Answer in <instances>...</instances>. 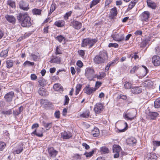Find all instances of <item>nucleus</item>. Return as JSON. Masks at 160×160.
Here are the masks:
<instances>
[{"label": "nucleus", "mask_w": 160, "mask_h": 160, "mask_svg": "<svg viewBox=\"0 0 160 160\" xmlns=\"http://www.w3.org/2000/svg\"><path fill=\"white\" fill-rule=\"evenodd\" d=\"M56 5L55 3H52L51 5L50 9V12L49 14H51L56 9Z\"/></svg>", "instance_id": "de8ad7c7"}, {"label": "nucleus", "mask_w": 160, "mask_h": 160, "mask_svg": "<svg viewBox=\"0 0 160 160\" xmlns=\"http://www.w3.org/2000/svg\"><path fill=\"white\" fill-rule=\"evenodd\" d=\"M117 8L116 7H114L113 8L111 9L109 17L110 19H113L114 17L117 15Z\"/></svg>", "instance_id": "6ab92c4d"}, {"label": "nucleus", "mask_w": 160, "mask_h": 160, "mask_svg": "<svg viewBox=\"0 0 160 160\" xmlns=\"http://www.w3.org/2000/svg\"><path fill=\"white\" fill-rule=\"evenodd\" d=\"M96 90V88L89 87V85H87L84 89V91L85 93L88 94H91L93 92H95Z\"/></svg>", "instance_id": "f8f14e48"}, {"label": "nucleus", "mask_w": 160, "mask_h": 160, "mask_svg": "<svg viewBox=\"0 0 160 160\" xmlns=\"http://www.w3.org/2000/svg\"><path fill=\"white\" fill-rule=\"evenodd\" d=\"M140 68V67L139 65H137L134 66L130 71V72L131 73L133 74L136 71H137L138 70L139 68Z\"/></svg>", "instance_id": "ea45409f"}, {"label": "nucleus", "mask_w": 160, "mask_h": 160, "mask_svg": "<svg viewBox=\"0 0 160 160\" xmlns=\"http://www.w3.org/2000/svg\"><path fill=\"white\" fill-rule=\"evenodd\" d=\"M112 150L113 153H115L114 155V158H118L119 156L120 146L118 145L115 144L113 146Z\"/></svg>", "instance_id": "39448f33"}, {"label": "nucleus", "mask_w": 160, "mask_h": 160, "mask_svg": "<svg viewBox=\"0 0 160 160\" xmlns=\"http://www.w3.org/2000/svg\"><path fill=\"white\" fill-rule=\"evenodd\" d=\"M14 95V92L13 91H11L7 93L4 96V98L7 102H10L12 101L13 97Z\"/></svg>", "instance_id": "9d476101"}, {"label": "nucleus", "mask_w": 160, "mask_h": 160, "mask_svg": "<svg viewBox=\"0 0 160 160\" xmlns=\"http://www.w3.org/2000/svg\"><path fill=\"white\" fill-rule=\"evenodd\" d=\"M72 13V11H70L69 12H67L64 15V19L66 20L68 19V17L71 15Z\"/></svg>", "instance_id": "6e6d98bb"}, {"label": "nucleus", "mask_w": 160, "mask_h": 160, "mask_svg": "<svg viewBox=\"0 0 160 160\" xmlns=\"http://www.w3.org/2000/svg\"><path fill=\"white\" fill-rule=\"evenodd\" d=\"M135 111H132L129 112L127 113H125L123 114V116L125 119L130 121L133 120L135 117Z\"/></svg>", "instance_id": "0eeeda50"}, {"label": "nucleus", "mask_w": 160, "mask_h": 160, "mask_svg": "<svg viewBox=\"0 0 160 160\" xmlns=\"http://www.w3.org/2000/svg\"><path fill=\"white\" fill-rule=\"evenodd\" d=\"M62 137L63 139H69L72 137V134L69 131H64L61 133Z\"/></svg>", "instance_id": "4468645a"}, {"label": "nucleus", "mask_w": 160, "mask_h": 160, "mask_svg": "<svg viewBox=\"0 0 160 160\" xmlns=\"http://www.w3.org/2000/svg\"><path fill=\"white\" fill-rule=\"evenodd\" d=\"M85 76L88 80L92 81L95 78V71L92 67L86 68L85 71Z\"/></svg>", "instance_id": "7ed1b4c3"}, {"label": "nucleus", "mask_w": 160, "mask_h": 160, "mask_svg": "<svg viewBox=\"0 0 160 160\" xmlns=\"http://www.w3.org/2000/svg\"><path fill=\"white\" fill-rule=\"evenodd\" d=\"M50 62L53 63L60 64L61 62V58L56 56H52Z\"/></svg>", "instance_id": "9b49d317"}, {"label": "nucleus", "mask_w": 160, "mask_h": 160, "mask_svg": "<svg viewBox=\"0 0 160 160\" xmlns=\"http://www.w3.org/2000/svg\"><path fill=\"white\" fill-rule=\"evenodd\" d=\"M150 15V13L148 11L143 12L140 15L141 20L142 21L148 22Z\"/></svg>", "instance_id": "423d86ee"}, {"label": "nucleus", "mask_w": 160, "mask_h": 160, "mask_svg": "<svg viewBox=\"0 0 160 160\" xmlns=\"http://www.w3.org/2000/svg\"><path fill=\"white\" fill-rule=\"evenodd\" d=\"M147 4L148 7L153 9H155L157 7L156 3L151 0H147Z\"/></svg>", "instance_id": "b1692460"}, {"label": "nucleus", "mask_w": 160, "mask_h": 160, "mask_svg": "<svg viewBox=\"0 0 160 160\" xmlns=\"http://www.w3.org/2000/svg\"><path fill=\"white\" fill-rule=\"evenodd\" d=\"M154 106L156 108H159L160 107V98L156 99L154 101Z\"/></svg>", "instance_id": "4c0bfd02"}, {"label": "nucleus", "mask_w": 160, "mask_h": 160, "mask_svg": "<svg viewBox=\"0 0 160 160\" xmlns=\"http://www.w3.org/2000/svg\"><path fill=\"white\" fill-rule=\"evenodd\" d=\"M100 1V0H92L91 2L90 5V8H92L93 7L97 5L99 2Z\"/></svg>", "instance_id": "49530a36"}, {"label": "nucleus", "mask_w": 160, "mask_h": 160, "mask_svg": "<svg viewBox=\"0 0 160 160\" xmlns=\"http://www.w3.org/2000/svg\"><path fill=\"white\" fill-rule=\"evenodd\" d=\"M123 126V128L121 129V132H123L125 131L128 128V126L127 123L126 122H123V125H122V127Z\"/></svg>", "instance_id": "e433bc0d"}, {"label": "nucleus", "mask_w": 160, "mask_h": 160, "mask_svg": "<svg viewBox=\"0 0 160 160\" xmlns=\"http://www.w3.org/2000/svg\"><path fill=\"white\" fill-rule=\"evenodd\" d=\"M108 46L109 48L114 47L116 48L118 47V45L116 43H110L109 44Z\"/></svg>", "instance_id": "4d7b16f0"}, {"label": "nucleus", "mask_w": 160, "mask_h": 160, "mask_svg": "<svg viewBox=\"0 0 160 160\" xmlns=\"http://www.w3.org/2000/svg\"><path fill=\"white\" fill-rule=\"evenodd\" d=\"M82 87V85L80 84H77L76 87V90L75 91V95H77L80 91L81 90V88Z\"/></svg>", "instance_id": "79ce46f5"}, {"label": "nucleus", "mask_w": 160, "mask_h": 160, "mask_svg": "<svg viewBox=\"0 0 160 160\" xmlns=\"http://www.w3.org/2000/svg\"><path fill=\"white\" fill-rule=\"evenodd\" d=\"M60 112L59 111H56L54 113V116L57 118H60Z\"/></svg>", "instance_id": "e2e57ef3"}, {"label": "nucleus", "mask_w": 160, "mask_h": 160, "mask_svg": "<svg viewBox=\"0 0 160 160\" xmlns=\"http://www.w3.org/2000/svg\"><path fill=\"white\" fill-rule=\"evenodd\" d=\"M38 82L40 85L42 87L45 86L47 83L46 81L43 78H42L39 79Z\"/></svg>", "instance_id": "c85d7f7f"}, {"label": "nucleus", "mask_w": 160, "mask_h": 160, "mask_svg": "<svg viewBox=\"0 0 160 160\" xmlns=\"http://www.w3.org/2000/svg\"><path fill=\"white\" fill-rule=\"evenodd\" d=\"M100 151L102 154H106L109 152V150L108 148L105 146L101 147L100 148Z\"/></svg>", "instance_id": "a878e982"}, {"label": "nucleus", "mask_w": 160, "mask_h": 160, "mask_svg": "<svg viewBox=\"0 0 160 160\" xmlns=\"http://www.w3.org/2000/svg\"><path fill=\"white\" fill-rule=\"evenodd\" d=\"M90 112L89 110H87L84 111L83 113L80 115L81 118H87L89 116Z\"/></svg>", "instance_id": "cd10ccee"}, {"label": "nucleus", "mask_w": 160, "mask_h": 160, "mask_svg": "<svg viewBox=\"0 0 160 160\" xmlns=\"http://www.w3.org/2000/svg\"><path fill=\"white\" fill-rule=\"evenodd\" d=\"M65 100H64L65 102H64V105H68V102L69 100V99L67 95H65Z\"/></svg>", "instance_id": "052dcab7"}, {"label": "nucleus", "mask_w": 160, "mask_h": 160, "mask_svg": "<svg viewBox=\"0 0 160 160\" xmlns=\"http://www.w3.org/2000/svg\"><path fill=\"white\" fill-rule=\"evenodd\" d=\"M6 146V144L3 142H0V151H2L3 150Z\"/></svg>", "instance_id": "5fc2aeb1"}, {"label": "nucleus", "mask_w": 160, "mask_h": 160, "mask_svg": "<svg viewBox=\"0 0 160 160\" xmlns=\"http://www.w3.org/2000/svg\"><path fill=\"white\" fill-rule=\"evenodd\" d=\"M153 144L154 146H160V141H154L153 142Z\"/></svg>", "instance_id": "774afa93"}, {"label": "nucleus", "mask_w": 160, "mask_h": 160, "mask_svg": "<svg viewBox=\"0 0 160 160\" xmlns=\"http://www.w3.org/2000/svg\"><path fill=\"white\" fill-rule=\"evenodd\" d=\"M132 86V84L129 82L126 81L125 82V83L124 84V87L126 89H129Z\"/></svg>", "instance_id": "09e8293b"}, {"label": "nucleus", "mask_w": 160, "mask_h": 160, "mask_svg": "<svg viewBox=\"0 0 160 160\" xmlns=\"http://www.w3.org/2000/svg\"><path fill=\"white\" fill-rule=\"evenodd\" d=\"M45 90L43 88H40L38 91L39 94L42 96H45L46 95L45 92L44 91Z\"/></svg>", "instance_id": "3c124183"}, {"label": "nucleus", "mask_w": 160, "mask_h": 160, "mask_svg": "<svg viewBox=\"0 0 160 160\" xmlns=\"http://www.w3.org/2000/svg\"><path fill=\"white\" fill-rule=\"evenodd\" d=\"M153 84V83L150 80H148L145 81L142 83V85L143 87L147 88H152Z\"/></svg>", "instance_id": "dca6fc26"}, {"label": "nucleus", "mask_w": 160, "mask_h": 160, "mask_svg": "<svg viewBox=\"0 0 160 160\" xmlns=\"http://www.w3.org/2000/svg\"><path fill=\"white\" fill-rule=\"evenodd\" d=\"M148 160H155L157 158V156L155 153H150L148 154Z\"/></svg>", "instance_id": "473e14b6"}, {"label": "nucleus", "mask_w": 160, "mask_h": 160, "mask_svg": "<svg viewBox=\"0 0 160 160\" xmlns=\"http://www.w3.org/2000/svg\"><path fill=\"white\" fill-rule=\"evenodd\" d=\"M53 88L56 91H58L61 88L60 84H55L53 86Z\"/></svg>", "instance_id": "864d4df0"}, {"label": "nucleus", "mask_w": 160, "mask_h": 160, "mask_svg": "<svg viewBox=\"0 0 160 160\" xmlns=\"http://www.w3.org/2000/svg\"><path fill=\"white\" fill-rule=\"evenodd\" d=\"M142 89L141 87H135L131 89L132 92L134 94H138L141 92Z\"/></svg>", "instance_id": "412c9836"}, {"label": "nucleus", "mask_w": 160, "mask_h": 160, "mask_svg": "<svg viewBox=\"0 0 160 160\" xmlns=\"http://www.w3.org/2000/svg\"><path fill=\"white\" fill-rule=\"evenodd\" d=\"M12 109H10L8 110L2 111L1 113L4 115H10L12 114Z\"/></svg>", "instance_id": "a19ab883"}, {"label": "nucleus", "mask_w": 160, "mask_h": 160, "mask_svg": "<svg viewBox=\"0 0 160 160\" xmlns=\"http://www.w3.org/2000/svg\"><path fill=\"white\" fill-rule=\"evenodd\" d=\"M152 61L154 65L158 66L160 65V58L158 56H154L152 58Z\"/></svg>", "instance_id": "ddd939ff"}, {"label": "nucleus", "mask_w": 160, "mask_h": 160, "mask_svg": "<svg viewBox=\"0 0 160 160\" xmlns=\"http://www.w3.org/2000/svg\"><path fill=\"white\" fill-rule=\"evenodd\" d=\"M103 108V106L101 103H97L94 108V109L96 113H100Z\"/></svg>", "instance_id": "1a4fd4ad"}, {"label": "nucleus", "mask_w": 160, "mask_h": 160, "mask_svg": "<svg viewBox=\"0 0 160 160\" xmlns=\"http://www.w3.org/2000/svg\"><path fill=\"white\" fill-rule=\"evenodd\" d=\"M19 4V8L22 10L27 11L29 9L28 4L25 1H20Z\"/></svg>", "instance_id": "6e6552de"}, {"label": "nucleus", "mask_w": 160, "mask_h": 160, "mask_svg": "<svg viewBox=\"0 0 160 160\" xmlns=\"http://www.w3.org/2000/svg\"><path fill=\"white\" fill-rule=\"evenodd\" d=\"M108 57L107 52L105 51H100L99 54L96 55L94 58V63L97 64L103 63L108 59Z\"/></svg>", "instance_id": "f03ea898"}, {"label": "nucleus", "mask_w": 160, "mask_h": 160, "mask_svg": "<svg viewBox=\"0 0 160 160\" xmlns=\"http://www.w3.org/2000/svg\"><path fill=\"white\" fill-rule=\"evenodd\" d=\"M78 52L80 56L83 57L85 55V52L84 50H81L78 51Z\"/></svg>", "instance_id": "69168bd1"}, {"label": "nucleus", "mask_w": 160, "mask_h": 160, "mask_svg": "<svg viewBox=\"0 0 160 160\" xmlns=\"http://www.w3.org/2000/svg\"><path fill=\"white\" fill-rule=\"evenodd\" d=\"M8 51L7 49L2 51L0 54V57L6 58L8 56Z\"/></svg>", "instance_id": "c9c22d12"}, {"label": "nucleus", "mask_w": 160, "mask_h": 160, "mask_svg": "<svg viewBox=\"0 0 160 160\" xmlns=\"http://www.w3.org/2000/svg\"><path fill=\"white\" fill-rule=\"evenodd\" d=\"M76 64L79 68H82L83 66V63L80 60L78 61Z\"/></svg>", "instance_id": "680f3d73"}, {"label": "nucleus", "mask_w": 160, "mask_h": 160, "mask_svg": "<svg viewBox=\"0 0 160 160\" xmlns=\"http://www.w3.org/2000/svg\"><path fill=\"white\" fill-rule=\"evenodd\" d=\"M42 10L37 8H34L32 10V12L34 15H40Z\"/></svg>", "instance_id": "7c9ffc66"}, {"label": "nucleus", "mask_w": 160, "mask_h": 160, "mask_svg": "<svg viewBox=\"0 0 160 160\" xmlns=\"http://www.w3.org/2000/svg\"><path fill=\"white\" fill-rule=\"evenodd\" d=\"M94 152V151L92 150V151L88 152H86L84 153V155H85L86 157L87 158L88 157H91L93 154Z\"/></svg>", "instance_id": "8fccbe9b"}, {"label": "nucleus", "mask_w": 160, "mask_h": 160, "mask_svg": "<svg viewBox=\"0 0 160 160\" xmlns=\"http://www.w3.org/2000/svg\"><path fill=\"white\" fill-rule=\"evenodd\" d=\"M8 5H9L12 8L15 7V2L11 0H8L7 1Z\"/></svg>", "instance_id": "c03bdc74"}, {"label": "nucleus", "mask_w": 160, "mask_h": 160, "mask_svg": "<svg viewBox=\"0 0 160 160\" xmlns=\"http://www.w3.org/2000/svg\"><path fill=\"white\" fill-rule=\"evenodd\" d=\"M31 135L32 136H33V135H35L39 137H42L43 136L42 130H37L36 129H35V130L31 133Z\"/></svg>", "instance_id": "4be33fe9"}, {"label": "nucleus", "mask_w": 160, "mask_h": 160, "mask_svg": "<svg viewBox=\"0 0 160 160\" xmlns=\"http://www.w3.org/2000/svg\"><path fill=\"white\" fill-rule=\"evenodd\" d=\"M150 41L149 39H146L143 41L140 44V47H144L146 46L149 43Z\"/></svg>", "instance_id": "72a5a7b5"}, {"label": "nucleus", "mask_w": 160, "mask_h": 160, "mask_svg": "<svg viewBox=\"0 0 160 160\" xmlns=\"http://www.w3.org/2000/svg\"><path fill=\"white\" fill-rule=\"evenodd\" d=\"M34 63L32 62H31L28 61H26L23 63V65L24 66H30L34 65Z\"/></svg>", "instance_id": "a18cd8bd"}, {"label": "nucleus", "mask_w": 160, "mask_h": 160, "mask_svg": "<svg viewBox=\"0 0 160 160\" xmlns=\"http://www.w3.org/2000/svg\"><path fill=\"white\" fill-rule=\"evenodd\" d=\"M56 38L60 42H62L63 41H64L65 40V38L61 35L57 36Z\"/></svg>", "instance_id": "37998d69"}, {"label": "nucleus", "mask_w": 160, "mask_h": 160, "mask_svg": "<svg viewBox=\"0 0 160 160\" xmlns=\"http://www.w3.org/2000/svg\"><path fill=\"white\" fill-rule=\"evenodd\" d=\"M23 148L22 145H20L18 146L13 149V152L15 154H19L22 151Z\"/></svg>", "instance_id": "aec40b11"}, {"label": "nucleus", "mask_w": 160, "mask_h": 160, "mask_svg": "<svg viewBox=\"0 0 160 160\" xmlns=\"http://www.w3.org/2000/svg\"><path fill=\"white\" fill-rule=\"evenodd\" d=\"M31 56L34 61H37L38 58V55H35L33 54H31Z\"/></svg>", "instance_id": "bf43d9fd"}, {"label": "nucleus", "mask_w": 160, "mask_h": 160, "mask_svg": "<svg viewBox=\"0 0 160 160\" xmlns=\"http://www.w3.org/2000/svg\"><path fill=\"white\" fill-rule=\"evenodd\" d=\"M6 63L7 68H10L13 66V62L12 60H8L6 61Z\"/></svg>", "instance_id": "2f4dec72"}, {"label": "nucleus", "mask_w": 160, "mask_h": 160, "mask_svg": "<svg viewBox=\"0 0 160 160\" xmlns=\"http://www.w3.org/2000/svg\"><path fill=\"white\" fill-rule=\"evenodd\" d=\"M48 151L50 156L52 157H55L58 152L54 150L52 147L49 148Z\"/></svg>", "instance_id": "2eb2a0df"}, {"label": "nucleus", "mask_w": 160, "mask_h": 160, "mask_svg": "<svg viewBox=\"0 0 160 160\" xmlns=\"http://www.w3.org/2000/svg\"><path fill=\"white\" fill-rule=\"evenodd\" d=\"M55 25L58 27H62L63 26V22L60 21H57L55 23Z\"/></svg>", "instance_id": "603ef678"}, {"label": "nucleus", "mask_w": 160, "mask_h": 160, "mask_svg": "<svg viewBox=\"0 0 160 160\" xmlns=\"http://www.w3.org/2000/svg\"><path fill=\"white\" fill-rule=\"evenodd\" d=\"M112 1V0H106L105 2V7H108V5Z\"/></svg>", "instance_id": "338daca9"}, {"label": "nucleus", "mask_w": 160, "mask_h": 160, "mask_svg": "<svg viewBox=\"0 0 160 160\" xmlns=\"http://www.w3.org/2000/svg\"><path fill=\"white\" fill-rule=\"evenodd\" d=\"M99 75L96 76L98 79H101L104 78L106 76V73L104 72H99Z\"/></svg>", "instance_id": "f704fd0d"}, {"label": "nucleus", "mask_w": 160, "mask_h": 160, "mask_svg": "<svg viewBox=\"0 0 160 160\" xmlns=\"http://www.w3.org/2000/svg\"><path fill=\"white\" fill-rule=\"evenodd\" d=\"M5 18L9 22L14 24L16 22V18L12 15L7 14L5 16Z\"/></svg>", "instance_id": "a211bd4d"}, {"label": "nucleus", "mask_w": 160, "mask_h": 160, "mask_svg": "<svg viewBox=\"0 0 160 160\" xmlns=\"http://www.w3.org/2000/svg\"><path fill=\"white\" fill-rule=\"evenodd\" d=\"M55 54L56 55L60 54H62V52H61V51L60 49L59 48V47L57 46L56 48V51L55 52Z\"/></svg>", "instance_id": "0e129e2a"}, {"label": "nucleus", "mask_w": 160, "mask_h": 160, "mask_svg": "<svg viewBox=\"0 0 160 160\" xmlns=\"http://www.w3.org/2000/svg\"><path fill=\"white\" fill-rule=\"evenodd\" d=\"M99 130L97 128H94L91 132V133L94 137H97L99 135Z\"/></svg>", "instance_id": "bb28decb"}, {"label": "nucleus", "mask_w": 160, "mask_h": 160, "mask_svg": "<svg viewBox=\"0 0 160 160\" xmlns=\"http://www.w3.org/2000/svg\"><path fill=\"white\" fill-rule=\"evenodd\" d=\"M72 25L75 29H80L82 27V24L80 22L73 21L72 22Z\"/></svg>", "instance_id": "f3484780"}, {"label": "nucleus", "mask_w": 160, "mask_h": 160, "mask_svg": "<svg viewBox=\"0 0 160 160\" xmlns=\"http://www.w3.org/2000/svg\"><path fill=\"white\" fill-rule=\"evenodd\" d=\"M113 40L117 41H120V36L118 34H115L111 36Z\"/></svg>", "instance_id": "58836bf2"}, {"label": "nucleus", "mask_w": 160, "mask_h": 160, "mask_svg": "<svg viewBox=\"0 0 160 160\" xmlns=\"http://www.w3.org/2000/svg\"><path fill=\"white\" fill-rule=\"evenodd\" d=\"M137 142V140L134 137H131L126 140V143L129 145L135 144Z\"/></svg>", "instance_id": "393cba45"}, {"label": "nucleus", "mask_w": 160, "mask_h": 160, "mask_svg": "<svg viewBox=\"0 0 160 160\" xmlns=\"http://www.w3.org/2000/svg\"><path fill=\"white\" fill-rule=\"evenodd\" d=\"M159 114L155 112H149L147 115V118L150 119L154 120L156 118Z\"/></svg>", "instance_id": "5701e85b"}, {"label": "nucleus", "mask_w": 160, "mask_h": 160, "mask_svg": "<svg viewBox=\"0 0 160 160\" xmlns=\"http://www.w3.org/2000/svg\"><path fill=\"white\" fill-rule=\"evenodd\" d=\"M135 3L131 2L129 5H128V8L127 9L128 11H129L131 10L134 6Z\"/></svg>", "instance_id": "13d9d810"}, {"label": "nucleus", "mask_w": 160, "mask_h": 160, "mask_svg": "<svg viewBox=\"0 0 160 160\" xmlns=\"http://www.w3.org/2000/svg\"><path fill=\"white\" fill-rule=\"evenodd\" d=\"M44 128L46 129L47 130H49L52 126V122L50 123H46L45 122H42Z\"/></svg>", "instance_id": "c756f323"}, {"label": "nucleus", "mask_w": 160, "mask_h": 160, "mask_svg": "<svg viewBox=\"0 0 160 160\" xmlns=\"http://www.w3.org/2000/svg\"><path fill=\"white\" fill-rule=\"evenodd\" d=\"M97 42L95 39L87 38L83 39L82 42V46L83 47L88 46L89 48H91L92 46Z\"/></svg>", "instance_id": "20e7f679"}, {"label": "nucleus", "mask_w": 160, "mask_h": 160, "mask_svg": "<svg viewBox=\"0 0 160 160\" xmlns=\"http://www.w3.org/2000/svg\"><path fill=\"white\" fill-rule=\"evenodd\" d=\"M17 19L23 27H29L32 25L31 18L27 12H22L18 13Z\"/></svg>", "instance_id": "f257e3e1"}]
</instances>
